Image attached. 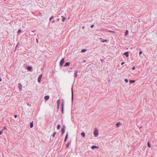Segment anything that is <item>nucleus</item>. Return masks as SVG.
I'll use <instances>...</instances> for the list:
<instances>
[{"label": "nucleus", "mask_w": 157, "mask_h": 157, "mask_svg": "<svg viewBox=\"0 0 157 157\" xmlns=\"http://www.w3.org/2000/svg\"><path fill=\"white\" fill-rule=\"evenodd\" d=\"M64 102H63L62 103L61 106H62V109H61V112L63 114L64 112Z\"/></svg>", "instance_id": "39448f33"}, {"label": "nucleus", "mask_w": 157, "mask_h": 157, "mask_svg": "<svg viewBox=\"0 0 157 157\" xmlns=\"http://www.w3.org/2000/svg\"><path fill=\"white\" fill-rule=\"evenodd\" d=\"M94 25H91V26H90V27H91V28H93V27H94Z\"/></svg>", "instance_id": "4c0bfd02"}, {"label": "nucleus", "mask_w": 157, "mask_h": 157, "mask_svg": "<svg viewBox=\"0 0 157 157\" xmlns=\"http://www.w3.org/2000/svg\"><path fill=\"white\" fill-rule=\"evenodd\" d=\"M68 137V133L67 132V134H66V136L65 137V139L64 140V142H66V141Z\"/></svg>", "instance_id": "0eeeda50"}, {"label": "nucleus", "mask_w": 157, "mask_h": 157, "mask_svg": "<svg viewBox=\"0 0 157 157\" xmlns=\"http://www.w3.org/2000/svg\"><path fill=\"white\" fill-rule=\"evenodd\" d=\"M32 32H33V33H34L35 32V30H33L32 31Z\"/></svg>", "instance_id": "37998d69"}, {"label": "nucleus", "mask_w": 157, "mask_h": 157, "mask_svg": "<svg viewBox=\"0 0 157 157\" xmlns=\"http://www.w3.org/2000/svg\"><path fill=\"white\" fill-rule=\"evenodd\" d=\"M3 132V130H1V131H0V135L2 134V133Z\"/></svg>", "instance_id": "72a5a7b5"}, {"label": "nucleus", "mask_w": 157, "mask_h": 157, "mask_svg": "<svg viewBox=\"0 0 157 157\" xmlns=\"http://www.w3.org/2000/svg\"><path fill=\"white\" fill-rule=\"evenodd\" d=\"M81 135L83 137H85V132H82L81 133Z\"/></svg>", "instance_id": "a211bd4d"}, {"label": "nucleus", "mask_w": 157, "mask_h": 157, "mask_svg": "<svg viewBox=\"0 0 157 157\" xmlns=\"http://www.w3.org/2000/svg\"><path fill=\"white\" fill-rule=\"evenodd\" d=\"M56 132H54L53 133V134L52 135L53 138L54 137L55 135L56 134Z\"/></svg>", "instance_id": "5701e85b"}, {"label": "nucleus", "mask_w": 157, "mask_h": 157, "mask_svg": "<svg viewBox=\"0 0 157 157\" xmlns=\"http://www.w3.org/2000/svg\"><path fill=\"white\" fill-rule=\"evenodd\" d=\"M27 105H28V106H31V105L30 104H29L27 103Z\"/></svg>", "instance_id": "e433bc0d"}, {"label": "nucleus", "mask_w": 157, "mask_h": 157, "mask_svg": "<svg viewBox=\"0 0 157 157\" xmlns=\"http://www.w3.org/2000/svg\"><path fill=\"white\" fill-rule=\"evenodd\" d=\"M74 98V93H73V88L72 87L71 88V101L72 102L73 101Z\"/></svg>", "instance_id": "7ed1b4c3"}, {"label": "nucleus", "mask_w": 157, "mask_h": 157, "mask_svg": "<svg viewBox=\"0 0 157 157\" xmlns=\"http://www.w3.org/2000/svg\"><path fill=\"white\" fill-rule=\"evenodd\" d=\"M69 144H70V143H68V144H67L66 145V147H69Z\"/></svg>", "instance_id": "7c9ffc66"}, {"label": "nucleus", "mask_w": 157, "mask_h": 157, "mask_svg": "<svg viewBox=\"0 0 157 157\" xmlns=\"http://www.w3.org/2000/svg\"><path fill=\"white\" fill-rule=\"evenodd\" d=\"M82 29H83L84 28V26H82Z\"/></svg>", "instance_id": "49530a36"}, {"label": "nucleus", "mask_w": 157, "mask_h": 157, "mask_svg": "<svg viewBox=\"0 0 157 157\" xmlns=\"http://www.w3.org/2000/svg\"><path fill=\"white\" fill-rule=\"evenodd\" d=\"M108 40H107V39H105V40H102L101 41V42L102 43H104V42H107L108 41Z\"/></svg>", "instance_id": "b1692460"}, {"label": "nucleus", "mask_w": 157, "mask_h": 157, "mask_svg": "<svg viewBox=\"0 0 157 157\" xmlns=\"http://www.w3.org/2000/svg\"><path fill=\"white\" fill-rule=\"evenodd\" d=\"M62 128H63L64 129H65L66 128V127H65V125H63V126Z\"/></svg>", "instance_id": "f704fd0d"}, {"label": "nucleus", "mask_w": 157, "mask_h": 157, "mask_svg": "<svg viewBox=\"0 0 157 157\" xmlns=\"http://www.w3.org/2000/svg\"><path fill=\"white\" fill-rule=\"evenodd\" d=\"M99 147L95 145H93L91 147V148L92 149H94L96 148H98Z\"/></svg>", "instance_id": "ddd939ff"}, {"label": "nucleus", "mask_w": 157, "mask_h": 157, "mask_svg": "<svg viewBox=\"0 0 157 157\" xmlns=\"http://www.w3.org/2000/svg\"><path fill=\"white\" fill-rule=\"evenodd\" d=\"M135 69V66H134L132 68V70H134Z\"/></svg>", "instance_id": "c9c22d12"}, {"label": "nucleus", "mask_w": 157, "mask_h": 157, "mask_svg": "<svg viewBox=\"0 0 157 157\" xmlns=\"http://www.w3.org/2000/svg\"><path fill=\"white\" fill-rule=\"evenodd\" d=\"M124 63V62H122L121 63V65H123Z\"/></svg>", "instance_id": "c03bdc74"}, {"label": "nucleus", "mask_w": 157, "mask_h": 157, "mask_svg": "<svg viewBox=\"0 0 157 157\" xmlns=\"http://www.w3.org/2000/svg\"><path fill=\"white\" fill-rule=\"evenodd\" d=\"M70 64V62H66L65 64L64 65V66L65 67H66L67 66H69Z\"/></svg>", "instance_id": "9d476101"}, {"label": "nucleus", "mask_w": 157, "mask_h": 157, "mask_svg": "<svg viewBox=\"0 0 157 157\" xmlns=\"http://www.w3.org/2000/svg\"><path fill=\"white\" fill-rule=\"evenodd\" d=\"M21 29H19L17 31V34L20 33L21 32Z\"/></svg>", "instance_id": "a878e982"}, {"label": "nucleus", "mask_w": 157, "mask_h": 157, "mask_svg": "<svg viewBox=\"0 0 157 157\" xmlns=\"http://www.w3.org/2000/svg\"><path fill=\"white\" fill-rule=\"evenodd\" d=\"M6 0H4V1H6Z\"/></svg>", "instance_id": "3c124183"}, {"label": "nucleus", "mask_w": 157, "mask_h": 157, "mask_svg": "<svg viewBox=\"0 0 157 157\" xmlns=\"http://www.w3.org/2000/svg\"><path fill=\"white\" fill-rule=\"evenodd\" d=\"M78 71H75V74H74V77H77V73H78Z\"/></svg>", "instance_id": "f3484780"}, {"label": "nucleus", "mask_w": 157, "mask_h": 157, "mask_svg": "<svg viewBox=\"0 0 157 157\" xmlns=\"http://www.w3.org/2000/svg\"><path fill=\"white\" fill-rule=\"evenodd\" d=\"M128 30H126L125 32V34H124V35L125 36H126L128 34Z\"/></svg>", "instance_id": "6ab92c4d"}, {"label": "nucleus", "mask_w": 157, "mask_h": 157, "mask_svg": "<svg viewBox=\"0 0 157 157\" xmlns=\"http://www.w3.org/2000/svg\"><path fill=\"white\" fill-rule=\"evenodd\" d=\"M17 117V116L16 115H14V117L15 118Z\"/></svg>", "instance_id": "ea45409f"}, {"label": "nucleus", "mask_w": 157, "mask_h": 157, "mask_svg": "<svg viewBox=\"0 0 157 157\" xmlns=\"http://www.w3.org/2000/svg\"><path fill=\"white\" fill-rule=\"evenodd\" d=\"M17 45H18V44H17L16 45V48L17 47Z\"/></svg>", "instance_id": "de8ad7c7"}, {"label": "nucleus", "mask_w": 157, "mask_h": 157, "mask_svg": "<svg viewBox=\"0 0 157 157\" xmlns=\"http://www.w3.org/2000/svg\"><path fill=\"white\" fill-rule=\"evenodd\" d=\"M6 129V127L5 126H4L3 128V130H4V129Z\"/></svg>", "instance_id": "473e14b6"}, {"label": "nucleus", "mask_w": 157, "mask_h": 157, "mask_svg": "<svg viewBox=\"0 0 157 157\" xmlns=\"http://www.w3.org/2000/svg\"><path fill=\"white\" fill-rule=\"evenodd\" d=\"M54 18V17L53 16H52L49 19V21H50L52 19Z\"/></svg>", "instance_id": "c85d7f7f"}, {"label": "nucleus", "mask_w": 157, "mask_h": 157, "mask_svg": "<svg viewBox=\"0 0 157 157\" xmlns=\"http://www.w3.org/2000/svg\"><path fill=\"white\" fill-rule=\"evenodd\" d=\"M2 81V79L1 78H0V82Z\"/></svg>", "instance_id": "a18cd8bd"}, {"label": "nucleus", "mask_w": 157, "mask_h": 157, "mask_svg": "<svg viewBox=\"0 0 157 157\" xmlns=\"http://www.w3.org/2000/svg\"><path fill=\"white\" fill-rule=\"evenodd\" d=\"M36 42H37V43H38V39L37 38H36Z\"/></svg>", "instance_id": "58836bf2"}, {"label": "nucleus", "mask_w": 157, "mask_h": 157, "mask_svg": "<svg viewBox=\"0 0 157 157\" xmlns=\"http://www.w3.org/2000/svg\"><path fill=\"white\" fill-rule=\"evenodd\" d=\"M86 51V49H83L82 50L81 52H84Z\"/></svg>", "instance_id": "aec40b11"}, {"label": "nucleus", "mask_w": 157, "mask_h": 157, "mask_svg": "<svg viewBox=\"0 0 157 157\" xmlns=\"http://www.w3.org/2000/svg\"><path fill=\"white\" fill-rule=\"evenodd\" d=\"M108 32H109V33H115V32L114 31L110 30L108 31Z\"/></svg>", "instance_id": "cd10ccee"}, {"label": "nucleus", "mask_w": 157, "mask_h": 157, "mask_svg": "<svg viewBox=\"0 0 157 157\" xmlns=\"http://www.w3.org/2000/svg\"><path fill=\"white\" fill-rule=\"evenodd\" d=\"M65 129H64L63 128H62L61 129V133L62 134V135H63V134L65 133Z\"/></svg>", "instance_id": "f8f14e48"}, {"label": "nucleus", "mask_w": 157, "mask_h": 157, "mask_svg": "<svg viewBox=\"0 0 157 157\" xmlns=\"http://www.w3.org/2000/svg\"><path fill=\"white\" fill-rule=\"evenodd\" d=\"M124 81L126 83H127L128 82V80L127 78H125L124 79Z\"/></svg>", "instance_id": "c756f323"}, {"label": "nucleus", "mask_w": 157, "mask_h": 157, "mask_svg": "<svg viewBox=\"0 0 157 157\" xmlns=\"http://www.w3.org/2000/svg\"><path fill=\"white\" fill-rule=\"evenodd\" d=\"M52 73H54V72L53 71L52 72Z\"/></svg>", "instance_id": "8fccbe9b"}, {"label": "nucleus", "mask_w": 157, "mask_h": 157, "mask_svg": "<svg viewBox=\"0 0 157 157\" xmlns=\"http://www.w3.org/2000/svg\"><path fill=\"white\" fill-rule=\"evenodd\" d=\"M135 82V81L134 80H130L129 81V83H133Z\"/></svg>", "instance_id": "412c9836"}, {"label": "nucleus", "mask_w": 157, "mask_h": 157, "mask_svg": "<svg viewBox=\"0 0 157 157\" xmlns=\"http://www.w3.org/2000/svg\"><path fill=\"white\" fill-rule=\"evenodd\" d=\"M121 124V123L120 122H118L116 124V125L117 127H119L120 125Z\"/></svg>", "instance_id": "4468645a"}, {"label": "nucleus", "mask_w": 157, "mask_h": 157, "mask_svg": "<svg viewBox=\"0 0 157 157\" xmlns=\"http://www.w3.org/2000/svg\"><path fill=\"white\" fill-rule=\"evenodd\" d=\"M129 52H126L124 53V55L126 57H128L129 56Z\"/></svg>", "instance_id": "6e6552de"}, {"label": "nucleus", "mask_w": 157, "mask_h": 157, "mask_svg": "<svg viewBox=\"0 0 157 157\" xmlns=\"http://www.w3.org/2000/svg\"><path fill=\"white\" fill-rule=\"evenodd\" d=\"M59 105H57V108L59 109Z\"/></svg>", "instance_id": "a19ab883"}, {"label": "nucleus", "mask_w": 157, "mask_h": 157, "mask_svg": "<svg viewBox=\"0 0 157 157\" xmlns=\"http://www.w3.org/2000/svg\"><path fill=\"white\" fill-rule=\"evenodd\" d=\"M142 53V51H140L139 52V55H140Z\"/></svg>", "instance_id": "2f4dec72"}, {"label": "nucleus", "mask_w": 157, "mask_h": 157, "mask_svg": "<svg viewBox=\"0 0 157 157\" xmlns=\"http://www.w3.org/2000/svg\"><path fill=\"white\" fill-rule=\"evenodd\" d=\"M55 20H53L52 21V23H55Z\"/></svg>", "instance_id": "79ce46f5"}, {"label": "nucleus", "mask_w": 157, "mask_h": 157, "mask_svg": "<svg viewBox=\"0 0 157 157\" xmlns=\"http://www.w3.org/2000/svg\"><path fill=\"white\" fill-rule=\"evenodd\" d=\"M62 21L63 22L66 19V18L65 17H63V16H62Z\"/></svg>", "instance_id": "dca6fc26"}, {"label": "nucleus", "mask_w": 157, "mask_h": 157, "mask_svg": "<svg viewBox=\"0 0 157 157\" xmlns=\"http://www.w3.org/2000/svg\"><path fill=\"white\" fill-rule=\"evenodd\" d=\"M16 49H17V48H16H16H15V50H16Z\"/></svg>", "instance_id": "09e8293b"}, {"label": "nucleus", "mask_w": 157, "mask_h": 157, "mask_svg": "<svg viewBox=\"0 0 157 157\" xmlns=\"http://www.w3.org/2000/svg\"><path fill=\"white\" fill-rule=\"evenodd\" d=\"M42 74H40V75L38 77V82H40V81H41V78L42 77Z\"/></svg>", "instance_id": "20e7f679"}, {"label": "nucleus", "mask_w": 157, "mask_h": 157, "mask_svg": "<svg viewBox=\"0 0 157 157\" xmlns=\"http://www.w3.org/2000/svg\"><path fill=\"white\" fill-rule=\"evenodd\" d=\"M60 102V100H59V99H58V100L57 101V105H59Z\"/></svg>", "instance_id": "4be33fe9"}, {"label": "nucleus", "mask_w": 157, "mask_h": 157, "mask_svg": "<svg viewBox=\"0 0 157 157\" xmlns=\"http://www.w3.org/2000/svg\"><path fill=\"white\" fill-rule=\"evenodd\" d=\"M18 87L20 90H22V86L21 83H19L18 84Z\"/></svg>", "instance_id": "1a4fd4ad"}, {"label": "nucleus", "mask_w": 157, "mask_h": 157, "mask_svg": "<svg viewBox=\"0 0 157 157\" xmlns=\"http://www.w3.org/2000/svg\"><path fill=\"white\" fill-rule=\"evenodd\" d=\"M27 69L29 71H32V67L28 66L27 67Z\"/></svg>", "instance_id": "423d86ee"}, {"label": "nucleus", "mask_w": 157, "mask_h": 157, "mask_svg": "<svg viewBox=\"0 0 157 157\" xmlns=\"http://www.w3.org/2000/svg\"><path fill=\"white\" fill-rule=\"evenodd\" d=\"M33 127V121L31 122L30 123V128H32Z\"/></svg>", "instance_id": "2eb2a0df"}, {"label": "nucleus", "mask_w": 157, "mask_h": 157, "mask_svg": "<svg viewBox=\"0 0 157 157\" xmlns=\"http://www.w3.org/2000/svg\"><path fill=\"white\" fill-rule=\"evenodd\" d=\"M64 58H63L61 59V60H60L59 65L61 67L63 66V64L64 63Z\"/></svg>", "instance_id": "f03ea898"}, {"label": "nucleus", "mask_w": 157, "mask_h": 157, "mask_svg": "<svg viewBox=\"0 0 157 157\" xmlns=\"http://www.w3.org/2000/svg\"><path fill=\"white\" fill-rule=\"evenodd\" d=\"M49 98V96L48 95H46L44 97V99L45 100H48Z\"/></svg>", "instance_id": "9b49d317"}, {"label": "nucleus", "mask_w": 157, "mask_h": 157, "mask_svg": "<svg viewBox=\"0 0 157 157\" xmlns=\"http://www.w3.org/2000/svg\"><path fill=\"white\" fill-rule=\"evenodd\" d=\"M147 146L149 147H151L150 144L149 142H147Z\"/></svg>", "instance_id": "bb28decb"}, {"label": "nucleus", "mask_w": 157, "mask_h": 157, "mask_svg": "<svg viewBox=\"0 0 157 157\" xmlns=\"http://www.w3.org/2000/svg\"><path fill=\"white\" fill-rule=\"evenodd\" d=\"M94 134L95 137H97L98 135V132L97 130L95 129L94 130Z\"/></svg>", "instance_id": "f257e3e1"}, {"label": "nucleus", "mask_w": 157, "mask_h": 157, "mask_svg": "<svg viewBox=\"0 0 157 157\" xmlns=\"http://www.w3.org/2000/svg\"><path fill=\"white\" fill-rule=\"evenodd\" d=\"M60 124H59L57 126V129L58 130L60 128Z\"/></svg>", "instance_id": "393cba45"}]
</instances>
